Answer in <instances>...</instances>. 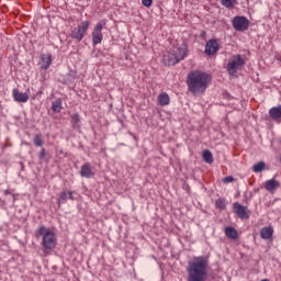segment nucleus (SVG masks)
Instances as JSON below:
<instances>
[{
	"label": "nucleus",
	"mask_w": 281,
	"mask_h": 281,
	"mask_svg": "<svg viewBox=\"0 0 281 281\" xmlns=\"http://www.w3.org/2000/svg\"><path fill=\"white\" fill-rule=\"evenodd\" d=\"M212 82V75L201 71L193 70L187 76V86L193 95H203L207 91V87Z\"/></svg>",
	"instance_id": "1"
},
{
	"label": "nucleus",
	"mask_w": 281,
	"mask_h": 281,
	"mask_svg": "<svg viewBox=\"0 0 281 281\" xmlns=\"http://www.w3.org/2000/svg\"><path fill=\"white\" fill-rule=\"evenodd\" d=\"M260 238L262 240H272L273 238V226H266L260 229Z\"/></svg>",
	"instance_id": "13"
},
{
	"label": "nucleus",
	"mask_w": 281,
	"mask_h": 281,
	"mask_svg": "<svg viewBox=\"0 0 281 281\" xmlns=\"http://www.w3.org/2000/svg\"><path fill=\"white\" fill-rule=\"evenodd\" d=\"M218 42L216 40H210L205 44V54L206 56H214V54H217L218 52Z\"/></svg>",
	"instance_id": "10"
},
{
	"label": "nucleus",
	"mask_w": 281,
	"mask_h": 281,
	"mask_svg": "<svg viewBox=\"0 0 281 281\" xmlns=\"http://www.w3.org/2000/svg\"><path fill=\"white\" fill-rule=\"evenodd\" d=\"M158 104L160 106H168V104H170V95H168L167 92L158 94Z\"/></svg>",
	"instance_id": "19"
},
{
	"label": "nucleus",
	"mask_w": 281,
	"mask_h": 281,
	"mask_svg": "<svg viewBox=\"0 0 281 281\" xmlns=\"http://www.w3.org/2000/svg\"><path fill=\"white\" fill-rule=\"evenodd\" d=\"M188 56V45L187 44H177L173 45L164 56L162 63L167 67H172L178 63H181Z\"/></svg>",
	"instance_id": "3"
},
{
	"label": "nucleus",
	"mask_w": 281,
	"mask_h": 281,
	"mask_svg": "<svg viewBox=\"0 0 281 281\" xmlns=\"http://www.w3.org/2000/svg\"><path fill=\"white\" fill-rule=\"evenodd\" d=\"M4 194H5V196H8V194H12V190H10V189L4 190Z\"/></svg>",
	"instance_id": "31"
},
{
	"label": "nucleus",
	"mask_w": 281,
	"mask_h": 281,
	"mask_svg": "<svg viewBox=\"0 0 281 281\" xmlns=\"http://www.w3.org/2000/svg\"><path fill=\"white\" fill-rule=\"evenodd\" d=\"M224 232L231 240H238V231L234 226H227Z\"/></svg>",
	"instance_id": "18"
},
{
	"label": "nucleus",
	"mask_w": 281,
	"mask_h": 281,
	"mask_svg": "<svg viewBox=\"0 0 281 281\" xmlns=\"http://www.w3.org/2000/svg\"><path fill=\"white\" fill-rule=\"evenodd\" d=\"M202 159L205 161V164H214V156L209 149H204L202 151Z\"/></svg>",
	"instance_id": "20"
},
{
	"label": "nucleus",
	"mask_w": 281,
	"mask_h": 281,
	"mask_svg": "<svg viewBox=\"0 0 281 281\" xmlns=\"http://www.w3.org/2000/svg\"><path fill=\"white\" fill-rule=\"evenodd\" d=\"M278 188H280V181L276 180V178H272L265 182V190H267V192L274 193Z\"/></svg>",
	"instance_id": "12"
},
{
	"label": "nucleus",
	"mask_w": 281,
	"mask_h": 281,
	"mask_svg": "<svg viewBox=\"0 0 281 281\" xmlns=\"http://www.w3.org/2000/svg\"><path fill=\"white\" fill-rule=\"evenodd\" d=\"M33 144H34V146H36V148H41V146H43V144H44L43 134H36L33 137Z\"/></svg>",
	"instance_id": "25"
},
{
	"label": "nucleus",
	"mask_w": 281,
	"mask_h": 281,
	"mask_svg": "<svg viewBox=\"0 0 281 281\" xmlns=\"http://www.w3.org/2000/svg\"><path fill=\"white\" fill-rule=\"evenodd\" d=\"M47 155V151L45 150V147H42L41 151L38 153V159L40 161H43Z\"/></svg>",
	"instance_id": "27"
},
{
	"label": "nucleus",
	"mask_w": 281,
	"mask_h": 281,
	"mask_svg": "<svg viewBox=\"0 0 281 281\" xmlns=\"http://www.w3.org/2000/svg\"><path fill=\"white\" fill-rule=\"evenodd\" d=\"M35 236L37 238H40V236H43L42 247L44 248V254H47V251H52V249L56 248V243H57L56 234L47 229L45 225H42L38 227V229L35 232Z\"/></svg>",
	"instance_id": "4"
},
{
	"label": "nucleus",
	"mask_w": 281,
	"mask_h": 281,
	"mask_svg": "<svg viewBox=\"0 0 281 281\" xmlns=\"http://www.w3.org/2000/svg\"><path fill=\"white\" fill-rule=\"evenodd\" d=\"M52 110L54 113H60V111H63V101L60 99L54 101L52 104Z\"/></svg>",
	"instance_id": "23"
},
{
	"label": "nucleus",
	"mask_w": 281,
	"mask_h": 281,
	"mask_svg": "<svg viewBox=\"0 0 281 281\" xmlns=\"http://www.w3.org/2000/svg\"><path fill=\"white\" fill-rule=\"evenodd\" d=\"M104 25H106V20H102L94 25V29L92 31V45L94 47L95 45H100V43L104 41V35L102 34Z\"/></svg>",
	"instance_id": "7"
},
{
	"label": "nucleus",
	"mask_w": 281,
	"mask_h": 281,
	"mask_svg": "<svg viewBox=\"0 0 281 281\" xmlns=\"http://www.w3.org/2000/svg\"><path fill=\"white\" fill-rule=\"evenodd\" d=\"M220 3L227 10H234V7L238 5V0H221Z\"/></svg>",
	"instance_id": "21"
},
{
	"label": "nucleus",
	"mask_w": 281,
	"mask_h": 281,
	"mask_svg": "<svg viewBox=\"0 0 281 281\" xmlns=\"http://www.w3.org/2000/svg\"><path fill=\"white\" fill-rule=\"evenodd\" d=\"M80 177H85L86 179H91L95 177V172H93V167L91 162H86L81 166Z\"/></svg>",
	"instance_id": "11"
},
{
	"label": "nucleus",
	"mask_w": 281,
	"mask_h": 281,
	"mask_svg": "<svg viewBox=\"0 0 281 281\" xmlns=\"http://www.w3.org/2000/svg\"><path fill=\"white\" fill-rule=\"evenodd\" d=\"M210 261L207 258L200 256L194 257L192 261L188 262L187 273L188 281H205L207 280V269Z\"/></svg>",
	"instance_id": "2"
},
{
	"label": "nucleus",
	"mask_w": 281,
	"mask_h": 281,
	"mask_svg": "<svg viewBox=\"0 0 281 281\" xmlns=\"http://www.w3.org/2000/svg\"><path fill=\"white\" fill-rule=\"evenodd\" d=\"M215 207L217 210H226L227 209V200L225 198H220L215 201Z\"/></svg>",
	"instance_id": "22"
},
{
	"label": "nucleus",
	"mask_w": 281,
	"mask_h": 281,
	"mask_svg": "<svg viewBox=\"0 0 281 281\" xmlns=\"http://www.w3.org/2000/svg\"><path fill=\"white\" fill-rule=\"evenodd\" d=\"M267 168L265 161H259L252 166V172H262Z\"/></svg>",
	"instance_id": "24"
},
{
	"label": "nucleus",
	"mask_w": 281,
	"mask_h": 281,
	"mask_svg": "<svg viewBox=\"0 0 281 281\" xmlns=\"http://www.w3.org/2000/svg\"><path fill=\"white\" fill-rule=\"evenodd\" d=\"M40 65H41V69H44V70L49 69V67H52V55L42 54Z\"/></svg>",
	"instance_id": "15"
},
{
	"label": "nucleus",
	"mask_w": 281,
	"mask_h": 281,
	"mask_svg": "<svg viewBox=\"0 0 281 281\" xmlns=\"http://www.w3.org/2000/svg\"><path fill=\"white\" fill-rule=\"evenodd\" d=\"M67 199H70V201H74V192L61 191L59 193V199L57 200L58 207H60V205H63V203H67Z\"/></svg>",
	"instance_id": "14"
},
{
	"label": "nucleus",
	"mask_w": 281,
	"mask_h": 281,
	"mask_svg": "<svg viewBox=\"0 0 281 281\" xmlns=\"http://www.w3.org/2000/svg\"><path fill=\"white\" fill-rule=\"evenodd\" d=\"M91 25V22L89 21H82L78 26H76L74 30L70 32V38H74L78 43L87 36V32L89 31V27Z\"/></svg>",
	"instance_id": "5"
},
{
	"label": "nucleus",
	"mask_w": 281,
	"mask_h": 281,
	"mask_svg": "<svg viewBox=\"0 0 281 281\" xmlns=\"http://www.w3.org/2000/svg\"><path fill=\"white\" fill-rule=\"evenodd\" d=\"M232 24L235 32H247V30H249V19L243 15H236Z\"/></svg>",
	"instance_id": "8"
},
{
	"label": "nucleus",
	"mask_w": 281,
	"mask_h": 281,
	"mask_svg": "<svg viewBox=\"0 0 281 281\" xmlns=\"http://www.w3.org/2000/svg\"><path fill=\"white\" fill-rule=\"evenodd\" d=\"M13 196V201H16V196H19V194H12Z\"/></svg>",
	"instance_id": "32"
},
{
	"label": "nucleus",
	"mask_w": 281,
	"mask_h": 281,
	"mask_svg": "<svg viewBox=\"0 0 281 281\" xmlns=\"http://www.w3.org/2000/svg\"><path fill=\"white\" fill-rule=\"evenodd\" d=\"M269 115L271 120H273L274 122H278L279 120H281V104L278 106L271 108L269 110Z\"/></svg>",
	"instance_id": "17"
},
{
	"label": "nucleus",
	"mask_w": 281,
	"mask_h": 281,
	"mask_svg": "<svg viewBox=\"0 0 281 281\" xmlns=\"http://www.w3.org/2000/svg\"><path fill=\"white\" fill-rule=\"evenodd\" d=\"M142 3L145 8H150V5H153V0H142Z\"/></svg>",
	"instance_id": "29"
},
{
	"label": "nucleus",
	"mask_w": 281,
	"mask_h": 281,
	"mask_svg": "<svg viewBox=\"0 0 281 281\" xmlns=\"http://www.w3.org/2000/svg\"><path fill=\"white\" fill-rule=\"evenodd\" d=\"M1 229H2V228L0 227V232H1Z\"/></svg>",
	"instance_id": "33"
},
{
	"label": "nucleus",
	"mask_w": 281,
	"mask_h": 281,
	"mask_svg": "<svg viewBox=\"0 0 281 281\" xmlns=\"http://www.w3.org/2000/svg\"><path fill=\"white\" fill-rule=\"evenodd\" d=\"M70 120L72 122V127L75 128L76 124H78V122H80V114H78V113L71 114Z\"/></svg>",
	"instance_id": "26"
},
{
	"label": "nucleus",
	"mask_w": 281,
	"mask_h": 281,
	"mask_svg": "<svg viewBox=\"0 0 281 281\" xmlns=\"http://www.w3.org/2000/svg\"><path fill=\"white\" fill-rule=\"evenodd\" d=\"M207 33L205 32V31H201V33H200V36H201V38H205V35H206Z\"/></svg>",
	"instance_id": "30"
},
{
	"label": "nucleus",
	"mask_w": 281,
	"mask_h": 281,
	"mask_svg": "<svg viewBox=\"0 0 281 281\" xmlns=\"http://www.w3.org/2000/svg\"><path fill=\"white\" fill-rule=\"evenodd\" d=\"M13 100L15 102H27L30 95L25 92L19 91V89H13Z\"/></svg>",
	"instance_id": "16"
},
{
	"label": "nucleus",
	"mask_w": 281,
	"mask_h": 281,
	"mask_svg": "<svg viewBox=\"0 0 281 281\" xmlns=\"http://www.w3.org/2000/svg\"><path fill=\"white\" fill-rule=\"evenodd\" d=\"M233 210L236 216L241 220H247L249 218V211H247V206H244L243 204L235 202L233 204Z\"/></svg>",
	"instance_id": "9"
},
{
	"label": "nucleus",
	"mask_w": 281,
	"mask_h": 281,
	"mask_svg": "<svg viewBox=\"0 0 281 281\" xmlns=\"http://www.w3.org/2000/svg\"><path fill=\"white\" fill-rule=\"evenodd\" d=\"M234 181V176H227L223 178V183H232Z\"/></svg>",
	"instance_id": "28"
},
{
	"label": "nucleus",
	"mask_w": 281,
	"mask_h": 281,
	"mask_svg": "<svg viewBox=\"0 0 281 281\" xmlns=\"http://www.w3.org/2000/svg\"><path fill=\"white\" fill-rule=\"evenodd\" d=\"M241 67H245V59L240 54H236L229 58L226 69L229 76H234Z\"/></svg>",
	"instance_id": "6"
}]
</instances>
